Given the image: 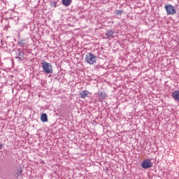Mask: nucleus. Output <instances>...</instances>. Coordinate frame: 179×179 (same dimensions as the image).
<instances>
[{
    "label": "nucleus",
    "mask_w": 179,
    "mask_h": 179,
    "mask_svg": "<svg viewBox=\"0 0 179 179\" xmlns=\"http://www.w3.org/2000/svg\"><path fill=\"white\" fill-rule=\"evenodd\" d=\"M97 98L99 101H103V100L107 99V95L106 94V92H103V91H99L97 93Z\"/></svg>",
    "instance_id": "5"
},
{
    "label": "nucleus",
    "mask_w": 179,
    "mask_h": 179,
    "mask_svg": "<svg viewBox=\"0 0 179 179\" xmlns=\"http://www.w3.org/2000/svg\"><path fill=\"white\" fill-rule=\"evenodd\" d=\"M172 97L175 101H179V91L176 90L172 93Z\"/></svg>",
    "instance_id": "8"
},
{
    "label": "nucleus",
    "mask_w": 179,
    "mask_h": 179,
    "mask_svg": "<svg viewBox=\"0 0 179 179\" xmlns=\"http://www.w3.org/2000/svg\"><path fill=\"white\" fill-rule=\"evenodd\" d=\"M123 13H124V11H122V10H115V15L117 16H122Z\"/></svg>",
    "instance_id": "14"
},
{
    "label": "nucleus",
    "mask_w": 179,
    "mask_h": 179,
    "mask_svg": "<svg viewBox=\"0 0 179 179\" xmlns=\"http://www.w3.org/2000/svg\"><path fill=\"white\" fill-rule=\"evenodd\" d=\"M97 61V57L93 55L92 52H89L85 55V62L90 65H94Z\"/></svg>",
    "instance_id": "1"
},
{
    "label": "nucleus",
    "mask_w": 179,
    "mask_h": 179,
    "mask_svg": "<svg viewBox=\"0 0 179 179\" xmlns=\"http://www.w3.org/2000/svg\"><path fill=\"white\" fill-rule=\"evenodd\" d=\"M141 167L143 169H150V167H153V164L150 159H145L142 162Z\"/></svg>",
    "instance_id": "4"
},
{
    "label": "nucleus",
    "mask_w": 179,
    "mask_h": 179,
    "mask_svg": "<svg viewBox=\"0 0 179 179\" xmlns=\"http://www.w3.org/2000/svg\"><path fill=\"white\" fill-rule=\"evenodd\" d=\"M42 122H47L48 121V117L46 113H43L41 116Z\"/></svg>",
    "instance_id": "10"
},
{
    "label": "nucleus",
    "mask_w": 179,
    "mask_h": 179,
    "mask_svg": "<svg viewBox=\"0 0 179 179\" xmlns=\"http://www.w3.org/2000/svg\"><path fill=\"white\" fill-rule=\"evenodd\" d=\"M89 91L83 90L80 93V96L81 99H86L87 96L89 95Z\"/></svg>",
    "instance_id": "9"
},
{
    "label": "nucleus",
    "mask_w": 179,
    "mask_h": 179,
    "mask_svg": "<svg viewBox=\"0 0 179 179\" xmlns=\"http://www.w3.org/2000/svg\"><path fill=\"white\" fill-rule=\"evenodd\" d=\"M115 33V32H114L113 30H108L106 31L105 35L106 36V37H113Z\"/></svg>",
    "instance_id": "11"
},
{
    "label": "nucleus",
    "mask_w": 179,
    "mask_h": 179,
    "mask_svg": "<svg viewBox=\"0 0 179 179\" xmlns=\"http://www.w3.org/2000/svg\"><path fill=\"white\" fill-rule=\"evenodd\" d=\"M15 52V57H22V58H24V52H23V50H22V49L18 48V49H15L14 50Z\"/></svg>",
    "instance_id": "7"
},
{
    "label": "nucleus",
    "mask_w": 179,
    "mask_h": 179,
    "mask_svg": "<svg viewBox=\"0 0 179 179\" xmlns=\"http://www.w3.org/2000/svg\"><path fill=\"white\" fill-rule=\"evenodd\" d=\"M17 43L20 47H24L26 45V40L24 39L19 40Z\"/></svg>",
    "instance_id": "13"
},
{
    "label": "nucleus",
    "mask_w": 179,
    "mask_h": 179,
    "mask_svg": "<svg viewBox=\"0 0 179 179\" xmlns=\"http://www.w3.org/2000/svg\"><path fill=\"white\" fill-rule=\"evenodd\" d=\"M166 10V15H176L177 13V10L171 4H166L164 6Z\"/></svg>",
    "instance_id": "3"
},
{
    "label": "nucleus",
    "mask_w": 179,
    "mask_h": 179,
    "mask_svg": "<svg viewBox=\"0 0 179 179\" xmlns=\"http://www.w3.org/2000/svg\"><path fill=\"white\" fill-rule=\"evenodd\" d=\"M50 6H52V8H57V3H56V1H52L50 3Z\"/></svg>",
    "instance_id": "16"
},
{
    "label": "nucleus",
    "mask_w": 179,
    "mask_h": 179,
    "mask_svg": "<svg viewBox=\"0 0 179 179\" xmlns=\"http://www.w3.org/2000/svg\"><path fill=\"white\" fill-rule=\"evenodd\" d=\"M22 176H23V169H22V168H20L15 171L14 178L17 179V178H19V177H20V178H22Z\"/></svg>",
    "instance_id": "6"
},
{
    "label": "nucleus",
    "mask_w": 179,
    "mask_h": 179,
    "mask_svg": "<svg viewBox=\"0 0 179 179\" xmlns=\"http://www.w3.org/2000/svg\"><path fill=\"white\" fill-rule=\"evenodd\" d=\"M64 6H69L72 3V0H62Z\"/></svg>",
    "instance_id": "12"
},
{
    "label": "nucleus",
    "mask_w": 179,
    "mask_h": 179,
    "mask_svg": "<svg viewBox=\"0 0 179 179\" xmlns=\"http://www.w3.org/2000/svg\"><path fill=\"white\" fill-rule=\"evenodd\" d=\"M15 59H17L18 61V62H22V61H23V57H19V56H15Z\"/></svg>",
    "instance_id": "15"
},
{
    "label": "nucleus",
    "mask_w": 179,
    "mask_h": 179,
    "mask_svg": "<svg viewBox=\"0 0 179 179\" xmlns=\"http://www.w3.org/2000/svg\"><path fill=\"white\" fill-rule=\"evenodd\" d=\"M42 68L45 73H52L53 72L52 65L51 64V63L43 62L42 63Z\"/></svg>",
    "instance_id": "2"
}]
</instances>
